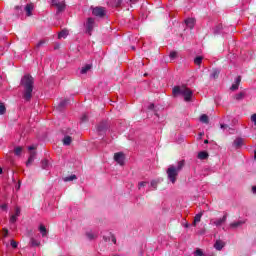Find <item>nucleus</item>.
<instances>
[{
	"mask_svg": "<svg viewBox=\"0 0 256 256\" xmlns=\"http://www.w3.org/2000/svg\"><path fill=\"white\" fill-rule=\"evenodd\" d=\"M254 159L256 160V150L254 151Z\"/></svg>",
	"mask_w": 256,
	"mask_h": 256,
	"instance_id": "nucleus-56",
	"label": "nucleus"
},
{
	"mask_svg": "<svg viewBox=\"0 0 256 256\" xmlns=\"http://www.w3.org/2000/svg\"><path fill=\"white\" fill-rule=\"evenodd\" d=\"M243 225H245V221L239 220V221L230 223L229 227L230 229H239V227H243Z\"/></svg>",
	"mask_w": 256,
	"mask_h": 256,
	"instance_id": "nucleus-8",
	"label": "nucleus"
},
{
	"mask_svg": "<svg viewBox=\"0 0 256 256\" xmlns=\"http://www.w3.org/2000/svg\"><path fill=\"white\" fill-rule=\"evenodd\" d=\"M202 137H203V133H200L198 139H201Z\"/></svg>",
	"mask_w": 256,
	"mask_h": 256,
	"instance_id": "nucleus-52",
	"label": "nucleus"
},
{
	"mask_svg": "<svg viewBox=\"0 0 256 256\" xmlns=\"http://www.w3.org/2000/svg\"><path fill=\"white\" fill-rule=\"evenodd\" d=\"M52 7H56L57 13H63L65 11V0H52Z\"/></svg>",
	"mask_w": 256,
	"mask_h": 256,
	"instance_id": "nucleus-4",
	"label": "nucleus"
},
{
	"mask_svg": "<svg viewBox=\"0 0 256 256\" xmlns=\"http://www.w3.org/2000/svg\"><path fill=\"white\" fill-rule=\"evenodd\" d=\"M230 89L231 91H237V89H239V84H233Z\"/></svg>",
	"mask_w": 256,
	"mask_h": 256,
	"instance_id": "nucleus-39",
	"label": "nucleus"
},
{
	"mask_svg": "<svg viewBox=\"0 0 256 256\" xmlns=\"http://www.w3.org/2000/svg\"><path fill=\"white\" fill-rule=\"evenodd\" d=\"M37 156V152H31L30 156L26 162V167H29V165L33 164V161H35V157Z\"/></svg>",
	"mask_w": 256,
	"mask_h": 256,
	"instance_id": "nucleus-9",
	"label": "nucleus"
},
{
	"mask_svg": "<svg viewBox=\"0 0 256 256\" xmlns=\"http://www.w3.org/2000/svg\"><path fill=\"white\" fill-rule=\"evenodd\" d=\"M67 105H69V100L68 99H64V100L60 101V103L58 104L56 109L58 111H61V109H63V107H67Z\"/></svg>",
	"mask_w": 256,
	"mask_h": 256,
	"instance_id": "nucleus-11",
	"label": "nucleus"
},
{
	"mask_svg": "<svg viewBox=\"0 0 256 256\" xmlns=\"http://www.w3.org/2000/svg\"><path fill=\"white\" fill-rule=\"evenodd\" d=\"M34 149H37V148H36L35 146H29V147H28V150H29V151H33Z\"/></svg>",
	"mask_w": 256,
	"mask_h": 256,
	"instance_id": "nucleus-49",
	"label": "nucleus"
},
{
	"mask_svg": "<svg viewBox=\"0 0 256 256\" xmlns=\"http://www.w3.org/2000/svg\"><path fill=\"white\" fill-rule=\"evenodd\" d=\"M90 69H91V65H86V66L82 67L80 73L82 75H85V73H87V71H89Z\"/></svg>",
	"mask_w": 256,
	"mask_h": 256,
	"instance_id": "nucleus-25",
	"label": "nucleus"
},
{
	"mask_svg": "<svg viewBox=\"0 0 256 256\" xmlns=\"http://www.w3.org/2000/svg\"><path fill=\"white\" fill-rule=\"evenodd\" d=\"M121 3H122L121 0H115L114 5L115 7H121Z\"/></svg>",
	"mask_w": 256,
	"mask_h": 256,
	"instance_id": "nucleus-40",
	"label": "nucleus"
},
{
	"mask_svg": "<svg viewBox=\"0 0 256 256\" xmlns=\"http://www.w3.org/2000/svg\"><path fill=\"white\" fill-rule=\"evenodd\" d=\"M201 123H205L206 125H209V116L207 114H203L200 116Z\"/></svg>",
	"mask_w": 256,
	"mask_h": 256,
	"instance_id": "nucleus-19",
	"label": "nucleus"
},
{
	"mask_svg": "<svg viewBox=\"0 0 256 256\" xmlns=\"http://www.w3.org/2000/svg\"><path fill=\"white\" fill-rule=\"evenodd\" d=\"M30 245L31 247H40L41 241L35 239L34 237H30Z\"/></svg>",
	"mask_w": 256,
	"mask_h": 256,
	"instance_id": "nucleus-14",
	"label": "nucleus"
},
{
	"mask_svg": "<svg viewBox=\"0 0 256 256\" xmlns=\"http://www.w3.org/2000/svg\"><path fill=\"white\" fill-rule=\"evenodd\" d=\"M219 73H220L219 70H217V69L213 70L212 73L210 74V78L217 79L219 77Z\"/></svg>",
	"mask_w": 256,
	"mask_h": 256,
	"instance_id": "nucleus-22",
	"label": "nucleus"
},
{
	"mask_svg": "<svg viewBox=\"0 0 256 256\" xmlns=\"http://www.w3.org/2000/svg\"><path fill=\"white\" fill-rule=\"evenodd\" d=\"M38 230L40 231L42 237H47V228L45 227V225L43 224H40L39 227H38Z\"/></svg>",
	"mask_w": 256,
	"mask_h": 256,
	"instance_id": "nucleus-15",
	"label": "nucleus"
},
{
	"mask_svg": "<svg viewBox=\"0 0 256 256\" xmlns=\"http://www.w3.org/2000/svg\"><path fill=\"white\" fill-rule=\"evenodd\" d=\"M49 160H42V169H49Z\"/></svg>",
	"mask_w": 256,
	"mask_h": 256,
	"instance_id": "nucleus-28",
	"label": "nucleus"
},
{
	"mask_svg": "<svg viewBox=\"0 0 256 256\" xmlns=\"http://www.w3.org/2000/svg\"><path fill=\"white\" fill-rule=\"evenodd\" d=\"M98 131H103V128H101V126H99Z\"/></svg>",
	"mask_w": 256,
	"mask_h": 256,
	"instance_id": "nucleus-53",
	"label": "nucleus"
},
{
	"mask_svg": "<svg viewBox=\"0 0 256 256\" xmlns=\"http://www.w3.org/2000/svg\"><path fill=\"white\" fill-rule=\"evenodd\" d=\"M23 151V148L22 147H16L15 149H14V153H15V155H17V156H19V155H21V152Z\"/></svg>",
	"mask_w": 256,
	"mask_h": 256,
	"instance_id": "nucleus-31",
	"label": "nucleus"
},
{
	"mask_svg": "<svg viewBox=\"0 0 256 256\" xmlns=\"http://www.w3.org/2000/svg\"><path fill=\"white\" fill-rule=\"evenodd\" d=\"M16 217H19V215H21V209L19 208H16L15 209V214H14Z\"/></svg>",
	"mask_w": 256,
	"mask_h": 256,
	"instance_id": "nucleus-41",
	"label": "nucleus"
},
{
	"mask_svg": "<svg viewBox=\"0 0 256 256\" xmlns=\"http://www.w3.org/2000/svg\"><path fill=\"white\" fill-rule=\"evenodd\" d=\"M25 11H26L27 17H31L33 15V13H32V11H33V4H27L25 6Z\"/></svg>",
	"mask_w": 256,
	"mask_h": 256,
	"instance_id": "nucleus-12",
	"label": "nucleus"
},
{
	"mask_svg": "<svg viewBox=\"0 0 256 256\" xmlns=\"http://www.w3.org/2000/svg\"><path fill=\"white\" fill-rule=\"evenodd\" d=\"M151 187H153L154 189H157V181L153 180L151 182Z\"/></svg>",
	"mask_w": 256,
	"mask_h": 256,
	"instance_id": "nucleus-43",
	"label": "nucleus"
},
{
	"mask_svg": "<svg viewBox=\"0 0 256 256\" xmlns=\"http://www.w3.org/2000/svg\"><path fill=\"white\" fill-rule=\"evenodd\" d=\"M17 217H18V216H16V215H12V216L10 217V223H17Z\"/></svg>",
	"mask_w": 256,
	"mask_h": 256,
	"instance_id": "nucleus-35",
	"label": "nucleus"
},
{
	"mask_svg": "<svg viewBox=\"0 0 256 256\" xmlns=\"http://www.w3.org/2000/svg\"><path fill=\"white\" fill-rule=\"evenodd\" d=\"M75 179H77V176L75 174H73L71 176L65 177L64 181L67 183L69 181H75Z\"/></svg>",
	"mask_w": 256,
	"mask_h": 256,
	"instance_id": "nucleus-26",
	"label": "nucleus"
},
{
	"mask_svg": "<svg viewBox=\"0 0 256 256\" xmlns=\"http://www.w3.org/2000/svg\"><path fill=\"white\" fill-rule=\"evenodd\" d=\"M244 97H245V93L240 92L239 94H237V95L235 96V99H236L237 101H241V99H243Z\"/></svg>",
	"mask_w": 256,
	"mask_h": 256,
	"instance_id": "nucleus-29",
	"label": "nucleus"
},
{
	"mask_svg": "<svg viewBox=\"0 0 256 256\" xmlns=\"http://www.w3.org/2000/svg\"><path fill=\"white\" fill-rule=\"evenodd\" d=\"M204 143L207 145V143H209V140H204Z\"/></svg>",
	"mask_w": 256,
	"mask_h": 256,
	"instance_id": "nucleus-55",
	"label": "nucleus"
},
{
	"mask_svg": "<svg viewBox=\"0 0 256 256\" xmlns=\"http://www.w3.org/2000/svg\"><path fill=\"white\" fill-rule=\"evenodd\" d=\"M67 35H69V32L67 30H62L59 34H58V39H65V37H67Z\"/></svg>",
	"mask_w": 256,
	"mask_h": 256,
	"instance_id": "nucleus-21",
	"label": "nucleus"
},
{
	"mask_svg": "<svg viewBox=\"0 0 256 256\" xmlns=\"http://www.w3.org/2000/svg\"><path fill=\"white\" fill-rule=\"evenodd\" d=\"M185 23L189 29H193L195 27V18H188L185 20Z\"/></svg>",
	"mask_w": 256,
	"mask_h": 256,
	"instance_id": "nucleus-13",
	"label": "nucleus"
},
{
	"mask_svg": "<svg viewBox=\"0 0 256 256\" xmlns=\"http://www.w3.org/2000/svg\"><path fill=\"white\" fill-rule=\"evenodd\" d=\"M185 227H189V224H186Z\"/></svg>",
	"mask_w": 256,
	"mask_h": 256,
	"instance_id": "nucleus-58",
	"label": "nucleus"
},
{
	"mask_svg": "<svg viewBox=\"0 0 256 256\" xmlns=\"http://www.w3.org/2000/svg\"><path fill=\"white\" fill-rule=\"evenodd\" d=\"M234 147L236 149H239V147L243 146V139L242 138H236L233 143Z\"/></svg>",
	"mask_w": 256,
	"mask_h": 256,
	"instance_id": "nucleus-16",
	"label": "nucleus"
},
{
	"mask_svg": "<svg viewBox=\"0 0 256 256\" xmlns=\"http://www.w3.org/2000/svg\"><path fill=\"white\" fill-rule=\"evenodd\" d=\"M202 217H203V212H200V213L195 215L194 222H193L194 227H195V225H197V223L201 222Z\"/></svg>",
	"mask_w": 256,
	"mask_h": 256,
	"instance_id": "nucleus-17",
	"label": "nucleus"
},
{
	"mask_svg": "<svg viewBox=\"0 0 256 256\" xmlns=\"http://www.w3.org/2000/svg\"><path fill=\"white\" fill-rule=\"evenodd\" d=\"M89 119V116L87 114H83L81 117V121L82 123H84L85 121H87Z\"/></svg>",
	"mask_w": 256,
	"mask_h": 256,
	"instance_id": "nucleus-38",
	"label": "nucleus"
},
{
	"mask_svg": "<svg viewBox=\"0 0 256 256\" xmlns=\"http://www.w3.org/2000/svg\"><path fill=\"white\" fill-rule=\"evenodd\" d=\"M220 127L221 129H231L227 124H221Z\"/></svg>",
	"mask_w": 256,
	"mask_h": 256,
	"instance_id": "nucleus-44",
	"label": "nucleus"
},
{
	"mask_svg": "<svg viewBox=\"0 0 256 256\" xmlns=\"http://www.w3.org/2000/svg\"><path fill=\"white\" fill-rule=\"evenodd\" d=\"M169 57H170V59H176L177 58V52L176 51L170 52Z\"/></svg>",
	"mask_w": 256,
	"mask_h": 256,
	"instance_id": "nucleus-33",
	"label": "nucleus"
},
{
	"mask_svg": "<svg viewBox=\"0 0 256 256\" xmlns=\"http://www.w3.org/2000/svg\"><path fill=\"white\" fill-rule=\"evenodd\" d=\"M114 161H116L118 165H125V154H123V152L115 153Z\"/></svg>",
	"mask_w": 256,
	"mask_h": 256,
	"instance_id": "nucleus-6",
	"label": "nucleus"
},
{
	"mask_svg": "<svg viewBox=\"0 0 256 256\" xmlns=\"http://www.w3.org/2000/svg\"><path fill=\"white\" fill-rule=\"evenodd\" d=\"M172 93L174 97H177V95H182V97H184V101L187 103L193 99V91H191V89L187 88L186 86H175L172 90Z\"/></svg>",
	"mask_w": 256,
	"mask_h": 256,
	"instance_id": "nucleus-3",
	"label": "nucleus"
},
{
	"mask_svg": "<svg viewBox=\"0 0 256 256\" xmlns=\"http://www.w3.org/2000/svg\"><path fill=\"white\" fill-rule=\"evenodd\" d=\"M147 185H148V182H145V181L139 182L138 189L141 190V189H143V187H147Z\"/></svg>",
	"mask_w": 256,
	"mask_h": 256,
	"instance_id": "nucleus-32",
	"label": "nucleus"
},
{
	"mask_svg": "<svg viewBox=\"0 0 256 256\" xmlns=\"http://www.w3.org/2000/svg\"><path fill=\"white\" fill-rule=\"evenodd\" d=\"M35 80L31 77V75L26 74L21 79V85L24 88V99L26 101H31V97H33V85Z\"/></svg>",
	"mask_w": 256,
	"mask_h": 256,
	"instance_id": "nucleus-1",
	"label": "nucleus"
},
{
	"mask_svg": "<svg viewBox=\"0 0 256 256\" xmlns=\"http://www.w3.org/2000/svg\"><path fill=\"white\" fill-rule=\"evenodd\" d=\"M5 111H7L5 105H3V103H0V115H5Z\"/></svg>",
	"mask_w": 256,
	"mask_h": 256,
	"instance_id": "nucleus-30",
	"label": "nucleus"
},
{
	"mask_svg": "<svg viewBox=\"0 0 256 256\" xmlns=\"http://www.w3.org/2000/svg\"><path fill=\"white\" fill-rule=\"evenodd\" d=\"M132 49H134V50H135V47H132Z\"/></svg>",
	"mask_w": 256,
	"mask_h": 256,
	"instance_id": "nucleus-59",
	"label": "nucleus"
},
{
	"mask_svg": "<svg viewBox=\"0 0 256 256\" xmlns=\"http://www.w3.org/2000/svg\"><path fill=\"white\" fill-rule=\"evenodd\" d=\"M106 14L107 10H105L103 7H95L92 9V15L95 17H105Z\"/></svg>",
	"mask_w": 256,
	"mask_h": 256,
	"instance_id": "nucleus-5",
	"label": "nucleus"
},
{
	"mask_svg": "<svg viewBox=\"0 0 256 256\" xmlns=\"http://www.w3.org/2000/svg\"><path fill=\"white\" fill-rule=\"evenodd\" d=\"M1 173H3V168H0V175H1Z\"/></svg>",
	"mask_w": 256,
	"mask_h": 256,
	"instance_id": "nucleus-57",
	"label": "nucleus"
},
{
	"mask_svg": "<svg viewBox=\"0 0 256 256\" xmlns=\"http://www.w3.org/2000/svg\"><path fill=\"white\" fill-rule=\"evenodd\" d=\"M252 192L256 195V186L252 187Z\"/></svg>",
	"mask_w": 256,
	"mask_h": 256,
	"instance_id": "nucleus-51",
	"label": "nucleus"
},
{
	"mask_svg": "<svg viewBox=\"0 0 256 256\" xmlns=\"http://www.w3.org/2000/svg\"><path fill=\"white\" fill-rule=\"evenodd\" d=\"M183 167H185V160L179 161L177 166L170 165L166 170L168 180L175 184L177 182V177H179V172L183 170Z\"/></svg>",
	"mask_w": 256,
	"mask_h": 256,
	"instance_id": "nucleus-2",
	"label": "nucleus"
},
{
	"mask_svg": "<svg viewBox=\"0 0 256 256\" xmlns=\"http://www.w3.org/2000/svg\"><path fill=\"white\" fill-rule=\"evenodd\" d=\"M194 255H196V256H203V250H202V249H197V250L194 252Z\"/></svg>",
	"mask_w": 256,
	"mask_h": 256,
	"instance_id": "nucleus-34",
	"label": "nucleus"
},
{
	"mask_svg": "<svg viewBox=\"0 0 256 256\" xmlns=\"http://www.w3.org/2000/svg\"><path fill=\"white\" fill-rule=\"evenodd\" d=\"M3 231H4L3 237H7V235H9V230L4 228Z\"/></svg>",
	"mask_w": 256,
	"mask_h": 256,
	"instance_id": "nucleus-45",
	"label": "nucleus"
},
{
	"mask_svg": "<svg viewBox=\"0 0 256 256\" xmlns=\"http://www.w3.org/2000/svg\"><path fill=\"white\" fill-rule=\"evenodd\" d=\"M207 157H209V154L205 151L198 153V159L203 160V159H207Z\"/></svg>",
	"mask_w": 256,
	"mask_h": 256,
	"instance_id": "nucleus-23",
	"label": "nucleus"
},
{
	"mask_svg": "<svg viewBox=\"0 0 256 256\" xmlns=\"http://www.w3.org/2000/svg\"><path fill=\"white\" fill-rule=\"evenodd\" d=\"M148 109H155V104H150V105L148 106Z\"/></svg>",
	"mask_w": 256,
	"mask_h": 256,
	"instance_id": "nucleus-50",
	"label": "nucleus"
},
{
	"mask_svg": "<svg viewBox=\"0 0 256 256\" xmlns=\"http://www.w3.org/2000/svg\"><path fill=\"white\" fill-rule=\"evenodd\" d=\"M86 237L90 240L93 241V239H97V234H94L93 232H87Z\"/></svg>",
	"mask_w": 256,
	"mask_h": 256,
	"instance_id": "nucleus-24",
	"label": "nucleus"
},
{
	"mask_svg": "<svg viewBox=\"0 0 256 256\" xmlns=\"http://www.w3.org/2000/svg\"><path fill=\"white\" fill-rule=\"evenodd\" d=\"M225 221H227V216H223L222 218L213 221V225H216V227H221V225L225 223Z\"/></svg>",
	"mask_w": 256,
	"mask_h": 256,
	"instance_id": "nucleus-10",
	"label": "nucleus"
},
{
	"mask_svg": "<svg viewBox=\"0 0 256 256\" xmlns=\"http://www.w3.org/2000/svg\"><path fill=\"white\" fill-rule=\"evenodd\" d=\"M1 209H2L3 211H7V204L1 205Z\"/></svg>",
	"mask_w": 256,
	"mask_h": 256,
	"instance_id": "nucleus-47",
	"label": "nucleus"
},
{
	"mask_svg": "<svg viewBox=\"0 0 256 256\" xmlns=\"http://www.w3.org/2000/svg\"><path fill=\"white\" fill-rule=\"evenodd\" d=\"M44 43H45V40H41L39 43L36 44V49L43 47Z\"/></svg>",
	"mask_w": 256,
	"mask_h": 256,
	"instance_id": "nucleus-37",
	"label": "nucleus"
},
{
	"mask_svg": "<svg viewBox=\"0 0 256 256\" xmlns=\"http://www.w3.org/2000/svg\"><path fill=\"white\" fill-rule=\"evenodd\" d=\"M10 245L13 249H17L18 243L15 240H11Z\"/></svg>",
	"mask_w": 256,
	"mask_h": 256,
	"instance_id": "nucleus-36",
	"label": "nucleus"
},
{
	"mask_svg": "<svg viewBox=\"0 0 256 256\" xmlns=\"http://www.w3.org/2000/svg\"><path fill=\"white\" fill-rule=\"evenodd\" d=\"M214 247L217 249V251H221V249L225 247V243H223L221 240H218L215 242Z\"/></svg>",
	"mask_w": 256,
	"mask_h": 256,
	"instance_id": "nucleus-18",
	"label": "nucleus"
},
{
	"mask_svg": "<svg viewBox=\"0 0 256 256\" xmlns=\"http://www.w3.org/2000/svg\"><path fill=\"white\" fill-rule=\"evenodd\" d=\"M139 0H130L131 5H135V3H138Z\"/></svg>",
	"mask_w": 256,
	"mask_h": 256,
	"instance_id": "nucleus-48",
	"label": "nucleus"
},
{
	"mask_svg": "<svg viewBox=\"0 0 256 256\" xmlns=\"http://www.w3.org/2000/svg\"><path fill=\"white\" fill-rule=\"evenodd\" d=\"M251 121L256 125V113L251 116Z\"/></svg>",
	"mask_w": 256,
	"mask_h": 256,
	"instance_id": "nucleus-42",
	"label": "nucleus"
},
{
	"mask_svg": "<svg viewBox=\"0 0 256 256\" xmlns=\"http://www.w3.org/2000/svg\"><path fill=\"white\" fill-rule=\"evenodd\" d=\"M112 241H113V243H116V242H117V240H116L115 238H112Z\"/></svg>",
	"mask_w": 256,
	"mask_h": 256,
	"instance_id": "nucleus-54",
	"label": "nucleus"
},
{
	"mask_svg": "<svg viewBox=\"0 0 256 256\" xmlns=\"http://www.w3.org/2000/svg\"><path fill=\"white\" fill-rule=\"evenodd\" d=\"M63 141V145H71L73 138H71V136H65Z\"/></svg>",
	"mask_w": 256,
	"mask_h": 256,
	"instance_id": "nucleus-20",
	"label": "nucleus"
},
{
	"mask_svg": "<svg viewBox=\"0 0 256 256\" xmlns=\"http://www.w3.org/2000/svg\"><path fill=\"white\" fill-rule=\"evenodd\" d=\"M95 27V20L93 18H88L86 22V31L91 35V31H93V28Z\"/></svg>",
	"mask_w": 256,
	"mask_h": 256,
	"instance_id": "nucleus-7",
	"label": "nucleus"
},
{
	"mask_svg": "<svg viewBox=\"0 0 256 256\" xmlns=\"http://www.w3.org/2000/svg\"><path fill=\"white\" fill-rule=\"evenodd\" d=\"M202 62H203V57L201 56H198L194 59L195 65H201Z\"/></svg>",
	"mask_w": 256,
	"mask_h": 256,
	"instance_id": "nucleus-27",
	"label": "nucleus"
},
{
	"mask_svg": "<svg viewBox=\"0 0 256 256\" xmlns=\"http://www.w3.org/2000/svg\"><path fill=\"white\" fill-rule=\"evenodd\" d=\"M241 83V76H238L236 78V85H239Z\"/></svg>",
	"mask_w": 256,
	"mask_h": 256,
	"instance_id": "nucleus-46",
	"label": "nucleus"
}]
</instances>
